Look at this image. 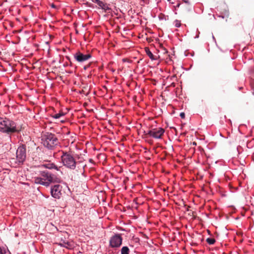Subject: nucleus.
I'll use <instances>...</instances> for the list:
<instances>
[{
  "mask_svg": "<svg viewBox=\"0 0 254 254\" xmlns=\"http://www.w3.org/2000/svg\"><path fill=\"white\" fill-rule=\"evenodd\" d=\"M46 167L48 168L49 169H52V168H56L57 170H58L57 167H56L55 165L53 164H48V165H44Z\"/></svg>",
  "mask_w": 254,
  "mask_h": 254,
  "instance_id": "obj_17",
  "label": "nucleus"
},
{
  "mask_svg": "<svg viewBox=\"0 0 254 254\" xmlns=\"http://www.w3.org/2000/svg\"><path fill=\"white\" fill-rule=\"evenodd\" d=\"M145 51L146 52V53L147 55L149 57V58L152 60H157L156 57L154 56L153 54L151 52V51L149 50V49L148 48H145Z\"/></svg>",
  "mask_w": 254,
  "mask_h": 254,
  "instance_id": "obj_13",
  "label": "nucleus"
},
{
  "mask_svg": "<svg viewBox=\"0 0 254 254\" xmlns=\"http://www.w3.org/2000/svg\"><path fill=\"white\" fill-rule=\"evenodd\" d=\"M163 50H164V53H168L167 50L165 48H164Z\"/></svg>",
  "mask_w": 254,
  "mask_h": 254,
  "instance_id": "obj_21",
  "label": "nucleus"
},
{
  "mask_svg": "<svg viewBox=\"0 0 254 254\" xmlns=\"http://www.w3.org/2000/svg\"><path fill=\"white\" fill-rule=\"evenodd\" d=\"M62 186L57 184L52 186L51 188V194L55 198H60L62 196Z\"/></svg>",
  "mask_w": 254,
  "mask_h": 254,
  "instance_id": "obj_6",
  "label": "nucleus"
},
{
  "mask_svg": "<svg viewBox=\"0 0 254 254\" xmlns=\"http://www.w3.org/2000/svg\"><path fill=\"white\" fill-rule=\"evenodd\" d=\"M129 249L127 247L125 246L123 247L121 249V254H129Z\"/></svg>",
  "mask_w": 254,
  "mask_h": 254,
  "instance_id": "obj_15",
  "label": "nucleus"
},
{
  "mask_svg": "<svg viewBox=\"0 0 254 254\" xmlns=\"http://www.w3.org/2000/svg\"><path fill=\"white\" fill-rule=\"evenodd\" d=\"M122 243V238L119 234H116L111 238L110 245L112 248L119 247Z\"/></svg>",
  "mask_w": 254,
  "mask_h": 254,
  "instance_id": "obj_8",
  "label": "nucleus"
},
{
  "mask_svg": "<svg viewBox=\"0 0 254 254\" xmlns=\"http://www.w3.org/2000/svg\"><path fill=\"white\" fill-rule=\"evenodd\" d=\"M88 66H84V69H86L87 68V67H88Z\"/></svg>",
  "mask_w": 254,
  "mask_h": 254,
  "instance_id": "obj_25",
  "label": "nucleus"
},
{
  "mask_svg": "<svg viewBox=\"0 0 254 254\" xmlns=\"http://www.w3.org/2000/svg\"><path fill=\"white\" fill-rule=\"evenodd\" d=\"M165 132V130L161 127L152 128L147 131H144V135L152 137L156 139H160L162 138Z\"/></svg>",
  "mask_w": 254,
  "mask_h": 254,
  "instance_id": "obj_4",
  "label": "nucleus"
},
{
  "mask_svg": "<svg viewBox=\"0 0 254 254\" xmlns=\"http://www.w3.org/2000/svg\"><path fill=\"white\" fill-rule=\"evenodd\" d=\"M92 2L93 3H96L97 4H99V2L100 1V0H91Z\"/></svg>",
  "mask_w": 254,
  "mask_h": 254,
  "instance_id": "obj_18",
  "label": "nucleus"
},
{
  "mask_svg": "<svg viewBox=\"0 0 254 254\" xmlns=\"http://www.w3.org/2000/svg\"><path fill=\"white\" fill-rule=\"evenodd\" d=\"M226 13L227 14V16L229 15V12L227 10H226Z\"/></svg>",
  "mask_w": 254,
  "mask_h": 254,
  "instance_id": "obj_24",
  "label": "nucleus"
},
{
  "mask_svg": "<svg viewBox=\"0 0 254 254\" xmlns=\"http://www.w3.org/2000/svg\"><path fill=\"white\" fill-rule=\"evenodd\" d=\"M44 178L41 177H36L34 178V182L36 184H41L45 186L49 185V182L44 181Z\"/></svg>",
  "mask_w": 254,
  "mask_h": 254,
  "instance_id": "obj_10",
  "label": "nucleus"
},
{
  "mask_svg": "<svg viewBox=\"0 0 254 254\" xmlns=\"http://www.w3.org/2000/svg\"><path fill=\"white\" fill-rule=\"evenodd\" d=\"M16 158L19 162L23 163L26 158V147L25 145L19 146L16 151Z\"/></svg>",
  "mask_w": 254,
  "mask_h": 254,
  "instance_id": "obj_7",
  "label": "nucleus"
},
{
  "mask_svg": "<svg viewBox=\"0 0 254 254\" xmlns=\"http://www.w3.org/2000/svg\"><path fill=\"white\" fill-rule=\"evenodd\" d=\"M0 131L6 133L7 140L11 141V135L15 132H19L15 123L6 118L0 117Z\"/></svg>",
  "mask_w": 254,
  "mask_h": 254,
  "instance_id": "obj_1",
  "label": "nucleus"
},
{
  "mask_svg": "<svg viewBox=\"0 0 254 254\" xmlns=\"http://www.w3.org/2000/svg\"><path fill=\"white\" fill-rule=\"evenodd\" d=\"M181 25V23L180 22H179L178 21H176V23L175 24V26L177 27H180Z\"/></svg>",
  "mask_w": 254,
  "mask_h": 254,
  "instance_id": "obj_19",
  "label": "nucleus"
},
{
  "mask_svg": "<svg viewBox=\"0 0 254 254\" xmlns=\"http://www.w3.org/2000/svg\"><path fill=\"white\" fill-rule=\"evenodd\" d=\"M180 117H181V118H182V119L185 118V114L184 113H183V112L181 113L180 114Z\"/></svg>",
  "mask_w": 254,
  "mask_h": 254,
  "instance_id": "obj_20",
  "label": "nucleus"
},
{
  "mask_svg": "<svg viewBox=\"0 0 254 254\" xmlns=\"http://www.w3.org/2000/svg\"><path fill=\"white\" fill-rule=\"evenodd\" d=\"M0 254H3V253L2 252V250L0 248Z\"/></svg>",
  "mask_w": 254,
  "mask_h": 254,
  "instance_id": "obj_23",
  "label": "nucleus"
},
{
  "mask_svg": "<svg viewBox=\"0 0 254 254\" xmlns=\"http://www.w3.org/2000/svg\"><path fill=\"white\" fill-rule=\"evenodd\" d=\"M221 17L223 18H224V16H222Z\"/></svg>",
  "mask_w": 254,
  "mask_h": 254,
  "instance_id": "obj_26",
  "label": "nucleus"
},
{
  "mask_svg": "<svg viewBox=\"0 0 254 254\" xmlns=\"http://www.w3.org/2000/svg\"><path fill=\"white\" fill-rule=\"evenodd\" d=\"M206 242L209 245H213L215 242V240L214 238H208L206 239Z\"/></svg>",
  "mask_w": 254,
  "mask_h": 254,
  "instance_id": "obj_16",
  "label": "nucleus"
},
{
  "mask_svg": "<svg viewBox=\"0 0 254 254\" xmlns=\"http://www.w3.org/2000/svg\"><path fill=\"white\" fill-rule=\"evenodd\" d=\"M43 143L44 145L52 149L54 146L58 144V139L55 134L49 132H46L43 136Z\"/></svg>",
  "mask_w": 254,
  "mask_h": 254,
  "instance_id": "obj_3",
  "label": "nucleus"
},
{
  "mask_svg": "<svg viewBox=\"0 0 254 254\" xmlns=\"http://www.w3.org/2000/svg\"><path fill=\"white\" fill-rule=\"evenodd\" d=\"M98 5L105 11L110 9V8L108 6V4L100 0Z\"/></svg>",
  "mask_w": 254,
  "mask_h": 254,
  "instance_id": "obj_12",
  "label": "nucleus"
},
{
  "mask_svg": "<svg viewBox=\"0 0 254 254\" xmlns=\"http://www.w3.org/2000/svg\"><path fill=\"white\" fill-rule=\"evenodd\" d=\"M59 245L67 249H70L72 247V245L70 242L68 241L61 240V241L59 243Z\"/></svg>",
  "mask_w": 254,
  "mask_h": 254,
  "instance_id": "obj_11",
  "label": "nucleus"
},
{
  "mask_svg": "<svg viewBox=\"0 0 254 254\" xmlns=\"http://www.w3.org/2000/svg\"><path fill=\"white\" fill-rule=\"evenodd\" d=\"M65 58H66V59H67L69 61H70V58H69V57H68V56H66V57H65Z\"/></svg>",
  "mask_w": 254,
  "mask_h": 254,
  "instance_id": "obj_22",
  "label": "nucleus"
},
{
  "mask_svg": "<svg viewBox=\"0 0 254 254\" xmlns=\"http://www.w3.org/2000/svg\"><path fill=\"white\" fill-rule=\"evenodd\" d=\"M64 115V114L63 112H60L59 113L53 114L52 115V117L55 119H60L62 117H63Z\"/></svg>",
  "mask_w": 254,
  "mask_h": 254,
  "instance_id": "obj_14",
  "label": "nucleus"
},
{
  "mask_svg": "<svg viewBox=\"0 0 254 254\" xmlns=\"http://www.w3.org/2000/svg\"><path fill=\"white\" fill-rule=\"evenodd\" d=\"M62 152L61 159L63 165L69 169L74 170L76 167V162L71 152L63 151Z\"/></svg>",
  "mask_w": 254,
  "mask_h": 254,
  "instance_id": "obj_2",
  "label": "nucleus"
},
{
  "mask_svg": "<svg viewBox=\"0 0 254 254\" xmlns=\"http://www.w3.org/2000/svg\"><path fill=\"white\" fill-rule=\"evenodd\" d=\"M41 175V178L45 179L44 181L49 182V184L51 183H60L61 182L60 179L57 178L54 175H52L48 172H43Z\"/></svg>",
  "mask_w": 254,
  "mask_h": 254,
  "instance_id": "obj_5",
  "label": "nucleus"
},
{
  "mask_svg": "<svg viewBox=\"0 0 254 254\" xmlns=\"http://www.w3.org/2000/svg\"><path fill=\"white\" fill-rule=\"evenodd\" d=\"M74 58L78 62L81 63L90 59L91 55L90 54L84 55L80 52H77L74 55Z\"/></svg>",
  "mask_w": 254,
  "mask_h": 254,
  "instance_id": "obj_9",
  "label": "nucleus"
}]
</instances>
